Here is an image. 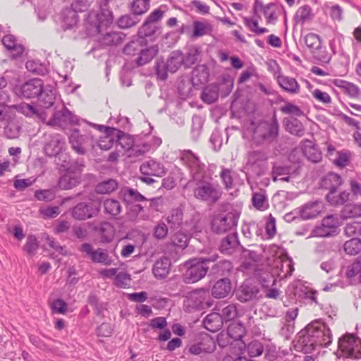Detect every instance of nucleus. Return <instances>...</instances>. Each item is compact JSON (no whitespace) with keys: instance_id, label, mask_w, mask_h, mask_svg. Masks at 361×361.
Returning a JSON list of instances; mask_svg holds the SVG:
<instances>
[{"instance_id":"13","label":"nucleus","mask_w":361,"mask_h":361,"mask_svg":"<svg viewBox=\"0 0 361 361\" xmlns=\"http://www.w3.org/2000/svg\"><path fill=\"white\" fill-rule=\"evenodd\" d=\"M212 263L209 269V276L212 279H231L233 274L234 267L231 260L223 259L218 261L216 259Z\"/></svg>"},{"instance_id":"19","label":"nucleus","mask_w":361,"mask_h":361,"mask_svg":"<svg viewBox=\"0 0 361 361\" xmlns=\"http://www.w3.org/2000/svg\"><path fill=\"white\" fill-rule=\"evenodd\" d=\"M262 128L264 132L260 133L259 136L262 140L268 143L273 142L279 137V124L276 118V112L274 113L270 121H264L262 123Z\"/></svg>"},{"instance_id":"37","label":"nucleus","mask_w":361,"mask_h":361,"mask_svg":"<svg viewBox=\"0 0 361 361\" xmlns=\"http://www.w3.org/2000/svg\"><path fill=\"white\" fill-rule=\"evenodd\" d=\"M283 124L285 130L293 135L302 137L305 134V128L298 118H284Z\"/></svg>"},{"instance_id":"45","label":"nucleus","mask_w":361,"mask_h":361,"mask_svg":"<svg viewBox=\"0 0 361 361\" xmlns=\"http://www.w3.org/2000/svg\"><path fill=\"white\" fill-rule=\"evenodd\" d=\"M307 208V205L305 207H300L298 208H296L291 211L290 212H288L285 214L283 216L284 220L290 223L296 219H311L312 216H314L315 214H309L306 212V209Z\"/></svg>"},{"instance_id":"21","label":"nucleus","mask_w":361,"mask_h":361,"mask_svg":"<svg viewBox=\"0 0 361 361\" xmlns=\"http://www.w3.org/2000/svg\"><path fill=\"white\" fill-rule=\"evenodd\" d=\"M49 140L44 146V151L47 156L54 157L63 152L65 148V138L59 134L49 135Z\"/></svg>"},{"instance_id":"2","label":"nucleus","mask_w":361,"mask_h":361,"mask_svg":"<svg viewBox=\"0 0 361 361\" xmlns=\"http://www.w3.org/2000/svg\"><path fill=\"white\" fill-rule=\"evenodd\" d=\"M183 66V51L174 50L171 51L166 61L163 56L159 58L154 65L155 75L157 80L165 81L168 78V73H175Z\"/></svg>"},{"instance_id":"29","label":"nucleus","mask_w":361,"mask_h":361,"mask_svg":"<svg viewBox=\"0 0 361 361\" xmlns=\"http://www.w3.org/2000/svg\"><path fill=\"white\" fill-rule=\"evenodd\" d=\"M140 171L145 176L158 177L164 176L166 172L164 165L155 160L143 163L140 167Z\"/></svg>"},{"instance_id":"14","label":"nucleus","mask_w":361,"mask_h":361,"mask_svg":"<svg viewBox=\"0 0 361 361\" xmlns=\"http://www.w3.org/2000/svg\"><path fill=\"white\" fill-rule=\"evenodd\" d=\"M339 230L336 218L334 215H328L324 217L321 224L316 226L313 233L317 237L328 238L338 234Z\"/></svg>"},{"instance_id":"48","label":"nucleus","mask_w":361,"mask_h":361,"mask_svg":"<svg viewBox=\"0 0 361 361\" xmlns=\"http://www.w3.org/2000/svg\"><path fill=\"white\" fill-rule=\"evenodd\" d=\"M305 142L310 144V145L305 146L302 149L307 159L313 163L320 161L322 158L321 151L310 140H305Z\"/></svg>"},{"instance_id":"54","label":"nucleus","mask_w":361,"mask_h":361,"mask_svg":"<svg viewBox=\"0 0 361 361\" xmlns=\"http://www.w3.org/2000/svg\"><path fill=\"white\" fill-rule=\"evenodd\" d=\"M228 336L235 341H240L245 334V327L240 322H233L227 328Z\"/></svg>"},{"instance_id":"38","label":"nucleus","mask_w":361,"mask_h":361,"mask_svg":"<svg viewBox=\"0 0 361 361\" xmlns=\"http://www.w3.org/2000/svg\"><path fill=\"white\" fill-rule=\"evenodd\" d=\"M204 327L211 332H216L220 330L224 324L220 313L212 312L207 314L203 319Z\"/></svg>"},{"instance_id":"3","label":"nucleus","mask_w":361,"mask_h":361,"mask_svg":"<svg viewBox=\"0 0 361 361\" xmlns=\"http://www.w3.org/2000/svg\"><path fill=\"white\" fill-rule=\"evenodd\" d=\"M217 254H214L208 257L193 259L187 262L189 264L185 274L183 281L186 283H193L202 279L209 273V264L214 262L219 258Z\"/></svg>"},{"instance_id":"36","label":"nucleus","mask_w":361,"mask_h":361,"mask_svg":"<svg viewBox=\"0 0 361 361\" xmlns=\"http://www.w3.org/2000/svg\"><path fill=\"white\" fill-rule=\"evenodd\" d=\"M126 35L121 32H109L101 35L99 37V42L101 45L105 47L117 46L122 43Z\"/></svg>"},{"instance_id":"20","label":"nucleus","mask_w":361,"mask_h":361,"mask_svg":"<svg viewBox=\"0 0 361 361\" xmlns=\"http://www.w3.org/2000/svg\"><path fill=\"white\" fill-rule=\"evenodd\" d=\"M92 140V137L87 135L80 134V130L74 128L70 130L68 135L69 143L72 149L78 154L84 155L87 153L84 145H85L89 140Z\"/></svg>"},{"instance_id":"58","label":"nucleus","mask_w":361,"mask_h":361,"mask_svg":"<svg viewBox=\"0 0 361 361\" xmlns=\"http://www.w3.org/2000/svg\"><path fill=\"white\" fill-rule=\"evenodd\" d=\"M312 16L311 7L308 5H303L297 10L294 16V20L298 23L303 24L307 20H310Z\"/></svg>"},{"instance_id":"62","label":"nucleus","mask_w":361,"mask_h":361,"mask_svg":"<svg viewBox=\"0 0 361 361\" xmlns=\"http://www.w3.org/2000/svg\"><path fill=\"white\" fill-rule=\"evenodd\" d=\"M305 44L312 52L315 49H320L322 42L318 35L310 32L305 37Z\"/></svg>"},{"instance_id":"4","label":"nucleus","mask_w":361,"mask_h":361,"mask_svg":"<svg viewBox=\"0 0 361 361\" xmlns=\"http://www.w3.org/2000/svg\"><path fill=\"white\" fill-rule=\"evenodd\" d=\"M240 212L236 209L231 212L214 214L210 220L211 231L221 235L235 229L238 226Z\"/></svg>"},{"instance_id":"52","label":"nucleus","mask_w":361,"mask_h":361,"mask_svg":"<svg viewBox=\"0 0 361 361\" xmlns=\"http://www.w3.org/2000/svg\"><path fill=\"white\" fill-rule=\"evenodd\" d=\"M118 183L116 180L109 178L99 183L95 186V192L97 194H109L117 190Z\"/></svg>"},{"instance_id":"59","label":"nucleus","mask_w":361,"mask_h":361,"mask_svg":"<svg viewBox=\"0 0 361 361\" xmlns=\"http://www.w3.org/2000/svg\"><path fill=\"white\" fill-rule=\"evenodd\" d=\"M85 167V165L84 159L78 158L74 161L71 160L69 166L66 168L63 172L73 175H79L81 176L82 172L83 171Z\"/></svg>"},{"instance_id":"56","label":"nucleus","mask_w":361,"mask_h":361,"mask_svg":"<svg viewBox=\"0 0 361 361\" xmlns=\"http://www.w3.org/2000/svg\"><path fill=\"white\" fill-rule=\"evenodd\" d=\"M343 249L347 255L355 256L361 252V239L353 238L343 245Z\"/></svg>"},{"instance_id":"49","label":"nucleus","mask_w":361,"mask_h":361,"mask_svg":"<svg viewBox=\"0 0 361 361\" xmlns=\"http://www.w3.org/2000/svg\"><path fill=\"white\" fill-rule=\"evenodd\" d=\"M104 212L106 214L116 217L121 212V205L118 200L108 198L103 201Z\"/></svg>"},{"instance_id":"10","label":"nucleus","mask_w":361,"mask_h":361,"mask_svg":"<svg viewBox=\"0 0 361 361\" xmlns=\"http://www.w3.org/2000/svg\"><path fill=\"white\" fill-rule=\"evenodd\" d=\"M44 82L40 78H32L20 85L13 87L14 93L19 97L24 99L37 98L43 92Z\"/></svg>"},{"instance_id":"47","label":"nucleus","mask_w":361,"mask_h":361,"mask_svg":"<svg viewBox=\"0 0 361 361\" xmlns=\"http://www.w3.org/2000/svg\"><path fill=\"white\" fill-rule=\"evenodd\" d=\"M130 42L125 45L123 52L129 56H135L138 54L142 47L147 46L144 44L142 40L136 35Z\"/></svg>"},{"instance_id":"24","label":"nucleus","mask_w":361,"mask_h":361,"mask_svg":"<svg viewBox=\"0 0 361 361\" xmlns=\"http://www.w3.org/2000/svg\"><path fill=\"white\" fill-rule=\"evenodd\" d=\"M209 70L207 65L201 64L195 66L192 71V80L193 87L195 89H200L202 86L208 82Z\"/></svg>"},{"instance_id":"50","label":"nucleus","mask_w":361,"mask_h":361,"mask_svg":"<svg viewBox=\"0 0 361 361\" xmlns=\"http://www.w3.org/2000/svg\"><path fill=\"white\" fill-rule=\"evenodd\" d=\"M183 212L180 208L177 207L173 209L166 218V221L170 225L171 228L176 230L181 228V225L183 224Z\"/></svg>"},{"instance_id":"51","label":"nucleus","mask_w":361,"mask_h":361,"mask_svg":"<svg viewBox=\"0 0 361 361\" xmlns=\"http://www.w3.org/2000/svg\"><path fill=\"white\" fill-rule=\"evenodd\" d=\"M87 302L89 305L94 307V314L99 317L103 315V312L107 310L108 303L104 302H99V298L94 292H91L87 297Z\"/></svg>"},{"instance_id":"60","label":"nucleus","mask_w":361,"mask_h":361,"mask_svg":"<svg viewBox=\"0 0 361 361\" xmlns=\"http://www.w3.org/2000/svg\"><path fill=\"white\" fill-rule=\"evenodd\" d=\"M140 22V18L133 14L121 16L116 22L117 25L122 29H126L135 26Z\"/></svg>"},{"instance_id":"27","label":"nucleus","mask_w":361,"mask_h":361,"mask_svg":"<svg viewBox=\"0 0 361 361\" xmlns=\"http://www.w3.org/2000/svg\"><path fill=\"white\" fill-rule=\"evenodd\" d=\"M171 267V259L162 256L153 265L152 273L157 279H164L169 275Z\"/></svg>"},{"instance_id":"9","label":"nucleus","mask_w":361,"mask_h":361,"mask_svg":"<svg viewBox=\"0 0 361 361\" xmlns=\"http://www.w3.org/2000/svg\"><path fill=\"white\" fill-rule=\"evenodd\" d=\"M338 349L346 357H361V338L354 334L346 333L338 339Z\"/></svg>"},{"instance_id":"26","label":"nucleus","mask_w":361,"mask_h":361,"mask_svg":"<svg viewBox=\"0 0 361 361\" xmlns=\"http://www.w3.org/2000/svg\"><path fill=\"white\" fill-rule=\"evenodd\" d=\"M159 47L157 44L151 47H144L140 49L138 56L134 62L137 67L143 66L149 63L159 54Z\"/></svg>"},{"instance_id":"63","label":"nucleus","mask_w":361,"mask_h":361,"mask_svg":"<svg viewBox=\"0 0 361 361\" xmlns=\"http://www.w3.org/2000/svg\"><path fill=\"white\" fill-rule=\"evenodd\" d=\"M253 206L258 210H265L268 208L267 196L260 192H254L252 197Z\"/></svg>"},{"instance_id":"11","label":"nucleus","mask_w":361,"mask_h":361,"mask_svg":"<svg viewBox=\"0 0 361 361\" xmlns=\"http://www.w3.org/2000/svg\"><path fill=\"white\" fill-rule=\"evenodd\" d=\"M260 288L255 278H247L236 288L235 297L240 302H247L257 298Z\"/></svg>"},{"instance_id":"44","label":"nucleus","mask_w":361,"mask_h":361,"mask_svg":"<svg viewBox=\"0 0 361 361\" xmlns=\"http://www.w3.org/2000/svg\"><path fill=\"white\" fill-rule=\"evenodd\" d=\"M62 20L65 30L73 28L79 20L78 13L71 7L66 8L62 11Z\"/></svg>"},{"instance_id":"1","label":"nucleus","mask_w":361,"mask_h":361,"mask_svg":"<svg viewBox=\"0 0 361 361\" xmlns=\"http://www.w3.org/2000/svg\"><path fill=\"white\" fill-rule=\"evenodd\" d=\"M109 1H104V4L100 6L99 12L91 11L87 14L84 25L89 37L97 35L113 23L114 16L108 8Z\"/></svg>"},{"instance_id":"31","label":"nucleus","mask_w":361,"mask_h":361,"mask_svg":"<svg viewBox=\"0 0 361 361\" xmlns=\"http://www.w3.org/2000/svg\"><path fill=\"white\" fill-rule=\"evenodd\" d=\"M114 136L116 142L121 145V147L128 153V156L133 157V155H131V152H133L135 146L134 137L131 135L125 133L123 131L118 128L115 130Z\"/></svg>"},{"instance_id":"41","label":"nucleus","mask_w":361,"mask_h":361,"mask_svg":"<svg viewBox=\"0 0 361 361\" xmlns=\"http://www.w3.org/2000/svg\"><path fill=\"white\" fill-rule=\"evenodd\" d=\"M277 82L280 87L290 94H298L300 92V85L297 80L288 76L279 75Z\"/></svg>"},{"instance_id":"35","label":"nucleus","mask_w":361,"mask_h":361,"mask_svg":"<svg viewBox=\"0 0 361 361\" xmlns=\"http://www.w3.org/2000/svg\"><path fill=\"white\" fill-rule=\"evenodd\" d=\"M202 87L200 98L204 103L211 104L218 100L220 87L217 83H211Z\"/></svg>"},{"instance_id":"23","label":"nucleus","mask_w":361,"mask_h":361,"mask_svg":"<svg viewBox=\"0 0 361 361\" xmlns=\"http://www.w3.org/2000/svg\"><path fill=\"white\" fill-rule=\"evenodd\" d=\"M161 27L152 25V24H145V21L138 29L137 35L141 39L144 44H148L149 42H154L158 35L161 34Z\"/></svg>"},{"instance_id":"34","label":"nucleus","mask_w":361,"mask_h":361,"mask_svg":"<svg viewBox=\"0 0 361 361\" xmlns=\"http://www.w3.org/2000/svg\"><path fill=\"white\" fill-rule=\"evenodd\" d=\"M118 197L125 204L136 203L147 200V199L137 190L129 187H123L118 192Z\"/></svg>"},{"instance_id":"12","label":"nucleus","mask_w":361,"mask_h":361,"mask_svg":"<svg viewBox=\"0 0 361 361\" xmlns=\"http://www.w3.org/2000/svg\"><path fill=\"white\" fill-rule=\"evenodd\" d=\"M100 211V204L80 202L71 209V214L75 220H86L97 216Z\"/></svg>"},{"instance_id":"57","label":"nucleus","mask_w":361,"mask_h":361,"mask_svg":"<svg viewBox=\"0 0 361 361\" xmlns=\"http://www.w3.org/2000/svg\"><path fill=\"white\" fill-rule=\"evenodd\" d=\"M40 106L44 109H49L54 105L56 100L55 94L52 90L47 91L43 88V92L37 97Z\"/></svg>"},{"instance_id":"40","label":"nucleus","mask_w":361,"mask_h":361,"mask_svg":"<svg viewBox=\"0 0 361 361\" xmlns=\"http://www.w3.org/2000/svg\"><path fill=\"white\" fill-rule=\"evenodd\" d=\"M359 217H361V203H347L340 213V218L342 220Z\"/></svg>"},{"instance_id":"33","label":"nucleus","mask_w":361,"mask_h":361,"mask_svg":"<svg viewBox=\"0 0 361 361\" xmlns=\"http://www.w3.org/2000/svg\"><path fill=\"white\" fill-rule=\"evenodd\" d=\"M240 258L243 260L242 266L245 269H250L254 264L259 262L262 259V255L257 251L251 250L240 245Z\"/></svg>"},{"instance_id":"16","label":"nucleus","mask_w":361,"mask_h":361,"mask_svg":"<svg viewBox=\"0 0 361 361\" xmlns=\"http://www.w3.org/2000/svg\"><path fill=\"white\" fill-rule=\"evenodd\" d=\"M79 250L80 252H85L88 256H90L93 263H99L109 266L114 262L111 257L109 255L106 250L97 248L94 250L90 243H84L81 245Z\"/></svg>"},{"instance_id":"7","label":"nucleus","mask_w":361,"mask_h":361,"mask_svg":"<svg viewBox=\"0 0 361 361\" xmlns=\"http://www.w3.org/2000/svg\"><path fill=\"white\" fill-rule=\"evenodd\" d=\"M308 331L312 334L315 346L327 347L331 343L332 335L326 324L314 320L301 330L302 334Z\"/></svg>"},{"instance_id":"64","label":"nucleus","mask_w":361,"mask_h":361,"mask_svg":"<svg viewBox=\"0 0 361 361\" xmlns=\"http://www.w3.org/2000/svg\"><path fill=\"white\" fill-rule=\"evenodd\" d=\"M358 274L361 282V259H357L347 267L345 276L348 279H352Z\"/></svg>"},{"instance_id":"8","label":"nucleus","mask_w":361,"mask_h":361,"mask_svg":"<svg viewBox=\"0 0 361 361\" xmlns=\"http://www.w3.org/2000/svg\"><path fill=\"white\" fill-rule=\"evenodd\" d=\"M189 311L202 310L210 307L213 303L210 300V293L204 288L190 291L185 300Z\"/></svg>"},{"instance_id":"55","label":"nucleus","mask_w":361,"mask_h":361,"mask_svg":"<svg viewBox=\"0 0 361 361\" xmlns=\"http://www.w3.org/2000/svg\"><path fill=\"white\" fill-rule=\"evenodd\" d=\"M192 87H194L190 79L181 80L177 85V92L179 97L183 99H185L192 96Z\"/></svg>"},{"instance_id":"17","label":"nucleus","mask_w":361,"mask_h":361,"mask_svg":"<svg viewBox=\"0 0 361 361\" xmlns=\"http://www.w3.org/2000/svg\"><path fill=\"white\" fill-rule=\"evenodd\" d=\"M277 8L278 6L276 3L271 2L264 5L261 0H255L252 13L257 16L259 11H260L266 18L267 24H275L278 20Z\"/></svg>"},{"instance_id":"32","label":"nucleus","mask_w":361,"mask_h":361,"mask_svg":"<svg viewBox=\"0 0 361 361\" xmlns=\"http://www.w3.org/2000/svg\"><path fill=\"white\" fill-rule=\"evenodd\" d=\"M253 277L259 285L264 288H269L275 285L276 279L274 275L267 269L257 268L254 271Z\"/></svg>"},{"instance_id":"6","label":"nucleus","mask_w":361,"mask_h":361,"mask_svg":"<svg viewBox=\"0 0 361 361\" xmlns=\"http://www.w3.org/2000/svg\"><path fill=\"white\" fill-rule=\"evenodd\" d=\"M195 188L194 196L202 201L216 203L221 197L222 192L218 184L212 183L204 177L194 179Z\"/></svg>"},{"instance_id":"39","label":"nucleus","mask_w":361,"mask_h":361,"mask_svg":"<svg viewBox=\"0 0 361 361\" xmlns=\"http://www.w3.org/2000/svg\"><path fill=\"white\" fill-rule=\"evenodd\" d=\"M201 52L200 48L197 46H191L185 54L183 52L184 68L188 69L195 65L198 61Z\"/></svg>"},{"instance_id":"61","label":"nucleus","mask_w":361,"mask_h":361,"mask_svg":"<svg viewBox=\"0 0 361 361\" xmlns=\"http://www.w3.org/2000/svg\"><path fill=\"white\" fill-rule=\"evenodd\" d=\"M181 159L187 162L190 167H197L200 170L204 166V165L201 163L199 157L190 150L185 151L183 154Z\"/></svg>"},{"instance_id":"15","label":"nucleus","mask_w":361,"mask_h":361,"mask_svg":"<svg viewBox=\"0 0 361 361\" xmlns=\"http://www.w3.org/2000/svg\"><path fill=\"white\" fill-rule=\"evenodd\" d=\"M267 155L262 150H253L248 153L247 165L250 166L251 171L257 176L259 177L264 174Z\"/></svg>"},{"instance_id":"46","label":"nucleus","mask_w":361,"mask_h":361,"mask_svg":"<svg viewBox=\"0 0 361 361\" xmlns=\"http://www.w3.org/2000/svg\"><path fill=\"white\" fill-rule=\"evenodd\" d=\"M350 197V192L347 190H343L338 195L336 193H333L331 195H325V199L330 205L336 207L347 204V202L351 200Z\"/></svg>"},{"instance_id":"28","label":"nucleus","mask_w":361,"mask_h":361,"mask_svg":"<svg viewBox=\"0 0 361 361\" xmlns=\"http://www.w3.org/2000/svg\"><path fill=\"white\" fill-rule=\"evenodd\" d=\"M93 231L100 235L102 243H109L114 238L115 228L113 224L109 221H102L94 226Z\"/></svg>"},{"instance_id":"18","label":"nucleus","mask_w":361,"mask_h":361,"mask_svg":"<svg viewBox=\"0 0 361 361\" xmlns=\"http://www.w3.org/2000/svg\"><path fill=\"white\" fill-rule=\"evenodd\" d=\"M78 118L74 115L68 108L63 107L61 111H55L47 125L51 126H62L66 123L71 125H78Z\"/></svg>"},{"instance_id":"25","label":"nucleus","mask_w":361,"mask_h":361,"mask_svg":"<svg viewBox=\"0 0 361 361\" xmlns=\"http://www.w3.org/2000/svg\"><path fill=\"white\" fill-rule=\"evenodd\" d=\"M211 294L215 298H224L227 297L231 291V279H215Z\"/></svg>"},{"instance_id":"43","label":"nucleus","mask_w":361,"mask_h":361,"mask_svg":"<svg viewBox=\"0 0 361 361\" xmlns=\"http://www.w3.org/2000/svg\"><path fill=\"white\" fill-rule=\"evenodd\" d=\"M313 338L310 332H305L302 334L301 331L299 333V344L301 348V352L305 354L312 353L316 348Z\"/></svg>"},{"instance_id":"53","label":"nucleus","mask_w":361,"mask_h":361,"mask_svg":"<svg viewBox=\"0 0 361 361\" xmlns=\"http://www.w3.org/2000/svg\"><path fill=\"white\" fill-rule=\"evenodd\" d=\"M193 31L192 33V38H198L203 35L209 34L212 30V25L207 22H202L195 20L193 22Z\"/></svg>"},{"instance_id":"30","label":"nucleus","mask_w":361,"mask_h":361,"mask_svg":"<svg viewBox=\"0 0 361 361\" xmlns=\"http://www.w3.org/2000/svg\"><path fill=\"white\" fill-rule=\"evenodd\" d=\"M240 245L241 244L238 240V233L234 232L227 235L221 240L219 250L221 253L231 255L236 248L240 249Z\"/></svg>"},{"instance_id":"5","label":"nucleus","mask_w":361,"mask_h":361,"mask_svg":"<svg viewBox=\"0 0 361 361\" xmlns=\"http://www.w3.org/2000/svg\"><path fill=\"white\" fill-rule=\"evenodd\" d=\"M216 343L221 348L226 346V344L220 343L219 337L216 341L209 334L201 332L195 336L193 342L188 345V351L190 354L194 355L212 354L216 348Z\"/></svg>"},{"instance_id":"42","label":"nucleus","mask_w":361,"mask_h":361,"mask_svg":"<svg viewBox=\"0 0 361 361\" xmlns=\"http://www.w3.org/2000/svg\"><path fill=\"white\" fill-rule=\"evenodd\" d=\"M81 182V176L64 173L58 180V186L61 190H70Z\"/></svg>"},{"instance_id":"22","label":"nucleus","mask_w":361,"mask_h":361,"mask_svg":"<svg viewBox=\"0 0 361 361\" xmlns=\"http://www.w3.org/2000/svg\"><path fill=\"white\" fill-rule=\"evenodd\" d=\"M343 183L342 177L334 172H329L319 181V188L328 190L326 195H331L336 193L338 188Z\"/></svg>"}]
</instances>
